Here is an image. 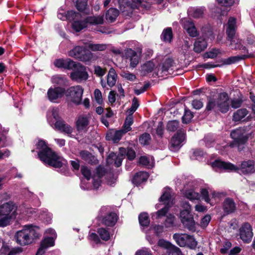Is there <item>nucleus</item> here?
I'll list each match as a JSON object with an SVG mask.
<instances>
[{"mask_svg": "<svg viewBox=\"0 0 255 255\" xmlns=\"http://www.w3.org/2000/svg\"><path fill=\"white\" fill-rule=\"evenodd\" d=\"M220 53L219 49H213L205 54L206 57L210 58H214Z\"/></svg>", "mask_w": 255, "mask_h": 255, "instance_id": "nucleus-58", "label": "nucleus"}, {"mask_svg": "<svg viewBox=\"0 0 255 255\" xmlns=\"http://www.w3.org/2000/svg\"><path fill=\"white\" fill-rule=\"evenodd\" d=\"M243 103V100L240 98L234 99L231 102V106L234 109L240 107Z\"/></svg>", "mask_w": 255, "mask_h": 255, "instance_id": "nucleus-63", "label": "nucleus"}, {"mask_svg": "<svg viewBox=\"0 0 255 255\" xmlns=\"http://www.w3.org/2000/svg\"><path fill=\"white\" fill-rule=\"evenodd\" d=\"M118 217L115 213H111L102 219L103 224L107 226H113L117 222Z\"/></svg>", "mask_w": 255, "mask_h": 255, "instance_id": "nucleus-26", "label": "nucleus"}, {"mask_svg": "<svg viewBox=\"0 0 255 255\" xmlns=\"http://www.w3.org/2000/svg\"><path fill=\"white\" fill-rule=\"evenodd\" d=\"M179 122L176 120L171 121L168 122L167 124V129L170 131L176 130L178 128Z\"/></svg>", "mask_w": 255, "mask_h": 255, "instance_id": "nucleus-50", "label": "nucleus"}, {"mask_svg": "<svg viewBox=\"0 0 255 255\" xmlns=\"http://www.w3.org/2000/svg\"><path fill=\"white\" fill-rule=\"evenodd\" d=\"M186 246L191 249H195L197 246V243L192 236L189 235L187 241Z\"/></svg>", "mask_w": 255, "mask_h": 255, "instance_id": "nucleus-54", "label": "nucleus"}, {"mask_svg": "<svg viewBox=\"0 0 255 255\" xmlns=\"http://www.w3.org/2000/svg\"><path fill=\"white\" fill-rule=\"evenodd\" d=\"M119 14L118 9L111 8L106 13V18L110 22H112L116 20Z\"/></svg>", "mask_w": 255, "mask_h": 255, "instance_id": "nucleus-32", "label": "nucleus"}, {"mask_svg": "<svg viewBox=\"0 0 255 255\" xmlns=\"http://www.w3.org/2000/svg\"><path fill=\"white\" fill-rule=\"evenodd\" d=\"M207 42L204 38H199L194 43V51L196 53H200L204 51L207 47Z\"/></svg>", "mask_w": 255, "mask_h": 255, "instance_id": "nucleus-28", "label": "nucleus"}, {"mask_svg": "<svg viewBox=\"0 0 255 255\" xmlns=\"http://www.w3.org/2000/svg\"><path fill=\"white\" fill-rule=\"evenodd\" d=\"M123 159L122 155H117L115 153L111 152L107 158V163L109 165L114 164L116 167H118L122 165Z\"/></svg>", "mask_w": 255, "mask_h": 255, "instance_id": "nucleus-23", "label": "nucleus"}, {"mask_svg": "<svg viewBox=\"0 0 255 255\" xmlns=\"http://www.w3.org/2000/svg\"><path fill=\"white\" fill-rule=\"evenodd\" d=\"M3 249L4 250L5 253H8V255H16L22 252V249L20 247L9 248L6 245H3Z\"/></svg>", "mask_w": 255, "mask_h": 255, "instance_id": "nucleus-40", "label": "nucleus"}, {"mask_svg": "<svg viewBox=\"0 0 255 255\" xmlns=\"http://www.w3.org/2000/svg\"><path fill=\"white\" fill-rule=\"evenodd\" d=\"M152 158L150 160L149 158L146 156H141L139 158V162L140 164L145 165V166H150L151 165L152 162Z\"/></svg>", "mask_w": 255, "mask_h": 255, "instance_id": "nucleus-56", "label": "nucleus"}, {"mask_svg": "<svg viewBox=\"0 0 255 255\" xmlns=\"http://www.w3.org/2000/svg\"><path fill=\"white\" fill-rule=\"evenodd\" d=\"M173 34L171 28L167 27L163 30L161 34V39L166 42H170Z\"/></svg>", "mask_w": 255, "mask_h": 255, "instance_id": "nucleus-35", "label": "nucleus"}, {"mask_svg": "<svg viewBox=\"0 0 255 255\" xmlns=\"http://www.w3.org/2000/svg\"><path fill=\"white\" fill-rule=\"evenodd\" d=\"M53 128L57 129L61 132L68 134V135L71 134L73 132V128L66 124L65 121L61 119L56 121Z\"/></svg>", "mask_w": 255, "mask_h": 255, "instance_id": "nucleus-19", "label": "nucleus"}, {"mask_svg": "<svg viewBox=\"0 0 255 255\" xmlns=\"http://www.w3.org/2000/svg\"><path fill=\"white\" fill-rule=\"evenodd\" d=\"M85 19L87 25H97L103 24L104 23L103 15H95L89 16Z\"/></svg>", "mask_w": 255, "mask_h": 255, "instance_id": "nucleus-25", "label": "nucleus"}, {"mask_svg": "<svg viewBox=\"0 0 255 255\" xmlns=\"http://www.w3.org/2000/svg\"><path fill=\"white\" fill-rule=\"evenodd\" d=\"M237 29L236 19L231 17L229 18L227 24L226 34L227 40H233V36H235ZM232 42H234L232 41Z\"/></svg>", "mask_w": 255, "mask_h": 255, "instance_id": "nucleus-17", "label": "nucleus"}, {"mask_svg": "<svg viewBox=\"0 0 255 255\" xmlns=\"http://www.w3.org/2000/svg\"><path fill=\"white\" fill-rule=\"evenodd\" d=\"M76 3V7L80 11H83L87 7V0H74Z\"/></svg>", "mask_w": 255, "mask_h": 255, "instance_id": "nucleus-48", "label": "nucleus"}, {"mask_svg": "<svg viewBox=\"0 0 255 255\" xmlns=\"http://www.w3.org/2000/svg\"><path fill=\"white\" fill-rule=\"evenodd\" d=\"M87 26L86 19L83 21L75 20L73 24V28L77 32H79Z\"/></svg>", "mask_w": 255, "mask_h": 255, "instance_id": "nucleus-37", "label": "nucleus"}, {"mask_svg": "<svg viewBox=\"0 0 255 255\" xmlns=\"http://www.w3.org/2000/svg\"><path fill=\"white\" fill-rule=\"evenodd\" d=\"M117 74L113 68H110L107 75V83H106L103 79H101V84L103 88H107V86L111 88L113 87L116 83L117 79Z\"/></svg>", "mask_w": 255, "mask_h": 255, "instance_id": "nucleus-16", "label": "nucleus"}, {"mask_svg": "<svg viewBox=\"0 0 255 255\" xmlns=\"http://www.w3.org/2000/svg\"><path fill=\"white\" fill-rule=\"evenodd\" d=\"M17 214L12 203H6L0 206V227L7 226L11 220L15 218Z\"/></svg>", "mask_w": 255, "mask_h": 255, "instance_id": "nucleus-5", "label": "nucleus"}, {"mask_svg": "<svg viewBox=\"0 0 255 255\" xmlns=\"http://www.w3.org/2000/svg\"><path fill=\"white\" fill-rule=\"evenodd\" d=\"M158 245L166 249L168 255H183L179 248L164 240H159L158 242Z\"/></svg>", "mask_w": 255, "mask_h": 255, "instance_id": "nucleus-15", "label": "nucleus"}, {"mask_svg": "<svg viewBox=\"0 0 255 255\" xmlns=\"http://www.w3.org/2000/svg\"><path fill=\"white\" fill-rule=\"evenodd\" d=\"M69 56L81 61H89L92 57V53L81 46H76L69 52Z\"/></svg>", "mask_w": 255, "mask_h": 255, "instance_id": "nucleus-10", "label": "nucleus"}, {"mask_svg": "<svg viewBox=\"0 0 255 255\" xmlns=\"http://www.w3.org/2000/svg\"><path fill=\"white\" fill-rule=\"evenodd\" d=\"M248 114V111L246 109H240L234 113L233 120L235 122L240 121L245 118Z\"/></svg>", "mask_w": 255, "mask_h": 255, "instance_id": "nucleus-34", "label": "nucleus"}, {"mask_svg": "<svg viewBox=\"0 0 255 255\" xmlns=\"http://www.w3.org/2000/svg\"><path fill=\"white\" fill-rule=\"evenodd\" d=\"M150 134L147 133H144L139 137V141L142 144L148 145L150 143Z\"/></svg>", "mask_w": 255, "mask_h": 255, "instance_id": "nucleus-47", "label": "nucleus"}, {"mask_svg": "<svg viewBox=\"0 0 255 255\" xmlns=\"http://www.w3.org/2000/svg\"><path fill=\"white\" fill-rule=\"evenodd\" d=\"M184 28L186 30L190 36L196 37L199 33L193 22L189 20H184L183 22Z\"/></svg>", "mask_w": 255, "mask_h": 255, "instance_id": "nucleus-21", "label": "nucleus"}, {"mask_svg": "<svg viewBox=\"0 0 255 255\" xmlns=\"http://www.w3.org/2000/svg\"><path fill=\"white\" fill-rule=\"evenodd\" d=\"M173 61L170 58H168L163 63L162 66V71H167L169 69L173 66Z\"/></svg>", "mask_w": 255, "mask_h": 255, "instance_id": "nucleus-52", "label": "nucleus"}, {"mask_svg": "<svg viewBox=\"0 0 255 255\" xmlns=\"http://www.w3.org/2000/svg\"><path fill=\"white\" fill-rule=\"evenodd\" d=\"M154 66V63L149 61L143 64L141 66V69L142 70L146 72H150L153 70Z\"/></svg>", "mask_w": 255, "mask_h": 255, "instance_id": "nucleus-51", "label": "nucleus"}, {"mask_svg": "<svg viewBox=\"0 0 255 255\" xmlns=\"http://www.w3.org/2000/svg\"><path fill=\"white\" fill-rule=\"evenodd\" d=\"M71 79L77 83L86 81L89 78V74L87 71L86 67L80 63L71 73Z\"/></svg>", "mask_w": 255, "mask_h": 255, "instance_id": "nucleus-9", "label": "nucleus"}, {"mask_svg": "<svg viewBox=\"0 0 255 255\" xmlns=\"http://www.w3.org/2000/svg\"><path fill=\"white\" fill-rule=\"evenodd\" d=\"M139 222L141 226L147 227L149 224V219L147 213H141L138 217Z\"/></svg>", "mask_w": 255, "mask_h": 255, "instance_id": "nucleus-41", "label": "nucleus"}, {"mask_svg": "<svg viewBox=\"0 0 255 255\" xmlns=\"http://www.w3.org/2000/svg\"><path fill=\"white\" fill-rule=\"evenodd\" d=\"M250 55L242 54L241 55H238L235 56H232L228 58L222 60L223 64L230 65L236 62H237L241 60H244L246 58H250Z\"/></svg>", "mask_w": 255, "mask_h": 255, "instance_id": "nucleus-29", "label": "nucleus"}, {"mask_svg": "<svg viewBox=\"0 0 255 255\" xmlns=\"http://www.w3.org/2000/svg\"><path fill=\"white\" fill-rule=\"evenodd\" d=\"M80 16V14L79 13L76 12L73 10H70L67 11L66 15L63 17L69 20H74L76 19L77 18H79Z\"/></svg>", "mask_w": 255, "mask_h": 255, "instance_id": "nucleus-49", "label": "nucleus"}, {"mask_svg": "<svg viewBox=\"0 0 255 255\" xmlns=\"http://www.w3.org/2000/svg\"><path fill=\"white\" fill-rule=\"evenodd\" d=\"M223 209L228 214L233 213L236 210V204L232 199L226 198L224 202Z\"/></svg>", "mask_w": 255, "mask_h": 255, "instance_id": "nucleus-27", "label": "nucleus"}, {"mask_svg": "<svg viewBox=\"0 0 255 255\" xmlns=\"http://www.w3.org/2000/svg\"><path fill=\"white\" fill-rule=\"evenodd\" d=\"M193 117V113L188 109L185 108L184 115L182 117V122L184 123H189Z\"/></svg>", "mask_w": 255, "mask_h": 255, "instance_id": "nucleus-45", "label": "nucleus"}, {"mask_svg": "<svg viewBox=\"0 0 255 255\" xmlns=\"http://www.w3.org/2000/svg\"><path fill=\"white\" fill-rule=\"evenodd\" d=\"M183 210L180 212V218L183 226L189 231H195V222L191 214V206L188 202L182 204Z\"/></svg>", "mask_w": 255, "mask_h": 255, "instance_id": "nucleus-6", "label": "nucleus"}, {"mask_svg": "<svg viewBox=\"0 0 255 255\" xmlns=\"http://www.w3.org/2000/svg\"><path fill=\"white\" fill-rule=\"evenodd\" d=\"M189 236V235L186 234H180L176 233L173 235V238L179 246L180 247H185L187 245V241Z\"/></svg>", "mask_w": 255, "mask_h": 255, "instance_id": "nucleus-30", "label": "nucleus"}, {"mask_svg": "<svg viewBox=\"0 0 255 255\" xmlns=\"http://www.w3.org/2000/svg\"><path fill=\"white\" fill-rule=\"evenodd\" d=\"M79 154L82 159L90 164L96 165L98 163L97 158L88 151L82 150L80 152Z\"/></svg>", "mask_w": 255, "mask_h": 255, "instance_id": "nucleus-24", "label": "nucleus"}, {"mask_svg": "<svg viewBox=\"0 0 255 255\" xmlns=\"http://www.w3.org/2000/svg\"><path fill=\"white\" fill-rule=\"evenodd\" d=\"M192 45V41L189 38H186L184 40V43L182 45V49L184 51H187L190 47Z\"/></svg>", "mask_w": 255, "mask_h": 255, "instance_id": "nucleus-61", "label": "nucleus"}, {"mask_svg": "<svg viewBox=\"0 0 255 255\" xmlns=\"http://www.w3.org/2000/svg\"><path fill=\"white\" fill-rule=\"evenodd\" d=\"M79 63L76 62L69 58H67L66 59V62L65 63L64 69L73 70V71Z\"/></svg>", "mask_w": 255, "mask_h": 255, "instance_id": "nucleus-44", "label": "nucleus"}, {"mask_svg": "<svg viewBox=\"0 0 255 255\" xmlns=\"http://www.w3.org/2000/svg\"><path fill=\"white\" fill-rule=\"evenodd\" d=\"M121 76L125 79L129 80L130 81H133L136 79V76L132 73H130L128 72H122Z\"/></svg>", "mask_w": 255, "mask_h": 255, "instance_id": "nucleus-59", "label": "nucleus"}, {"mask_svg": "<svg viewBox=\"0 0 255 255\" xmlns=\"http://www.w3.org/2000/svg\"><path fill=\"white\" fill-rule=\"evenodd\" d=\"M52 81L54 83L58 85H63L65 83L66 79L63 77L56 76L53 77Z\"/></svg>", "mask_w": 255, "mask_h": 255, "instance_id": "nucleus-64", "label": "nucleus"}, {"mask_svg": "<svg viewBox=\"0 0 255 255\" xmlns=\"http://www.w3.org/2000/svg\"><path fill=\"white\" fill-rule=\"evenodd\" d=\"M185 196L191 201L194 200H199L200 198V195L197 192L193 190H188L185 192Z\"/></svg>", "mask_w": 255, "mask_h": 255, "instance_id": "nucleus-36", "label": "nucleus"}, {"mask_svg": "<svg viewBox=\"0 0 255 255\" xmlns=\"http://www.w3.org/2000/svg\"><path fill=\"white\" fill-rule=\"evenodd\" d=\"M127 133L122 128L117 131H111L107 133L106 139L108 140H112L114 143L119 141L122 137Z\"/></svg>", "mask_w": 255, "mask_h": 255, "instance_id": "nucleus-20", "label": "nucleus"}, {"mask_svg": "<svg viewBox=\"0 0 255 255\" xmlns=\"http://www.w3.org/2000/svg\"><path fill=\"white\" fill-rule=\"evenodd\" d=\"M94 73L98 77H102L106 74V70L99 66H94Z\"/></svg>", "mask_w": 255, "mask_h": 255, "instance_id": "nucleus-57", "label": "nucleus"}, {"mask_svg": "<svg viewBox=\"0 0 255 255\" xmlns=\"http://www.w3.org/2000/svg\"><path fill=\"white\" fill-rule=\"evenodd\" d=\"M216 107H217L218 110L223 113H226L229 111V97L226 93L223 92L219 94L216 100L211 97L208 98L206 110L211 111Z\"/></svg>", "mask_w": 255, "mask_h": 255, "instance_id": "nucleus-4", "label": "nucleus"}, {"mask_svg": "<svg viewBox=\"0 0 255 255\" xmlns=\"http://www.w3.org/2000/svg\"><path fill=\"white\" fill-rule=\"evenodd\" d=\"M81 171L82 175L87 179L90 180L91 177V172L90 169L86 166H82Z\"/></svg>", "mask_w": 255, "mask_h": 255, "instance_id": "nucleus-55", "label": "nucleus"}, {"mask_svg": "<svg viewBox=\"0 0 255 255\" xmlns=\"http://www.w3.org/2000/svg\"><path fill=\"white\" fill-rule=\"evenodd\" d=\"M54 240L53 237L45 238L41 243L40 248L37 252V255H42L45 251V250L49 247L54 246Z\"/></svg>", "mask_w": 255, "mask_h": 255, "instance_id": "nucleus-22", "label": "nucleus"}, {"mask_svg": "<svg viewBox=\"0 0 255 255\" xmlns=\"http://www.w3.org/2000/svg\"><path fill=\"white\" fill-rule=\"evenodd\" d=\"M97 232L103 240L107 241L110 239V233L107 230L101 228L98 229Z\"/></svg>", "mask_w": 255, "mask_h": 255, "instance_id": "nucleus-43", "label": "nucleus"}, {"mask_svg": "<svg viewBox=\"0 0 255 255\" xmlns=\"http://www.w3.org/2000/svg\"><path fill=\"white\" fill-rule=\"evenodd\" d=\"M94 97L96 101L99 104H101L103 102L102 93L99 89H96L94 91Z\"/></svg>", "mask_w": 255, "mask_h": 255, "instance_id": "nucleus-62", "label": "nucleus"}, {"mask_svg": "<svg viewBox=\"0 0 255 255\" xmlns=\"http://www.w3.org/2000/svg\"><path fill=\"white\" fill-rule=\"evenodd\" d=\"M83 91V89L80 85L73 86L69 89V96L73 103L77 105L81 104Z\"/></svg>", "mask_w": 255, "mask_h": 255, "instance_id": "nucleus-12", "label": "nucleus"}, {"mask_svg": "<svg viewBox=\"0 0 255 255\" xmlns=\"http://www.w3.org/2000/svg\"><path fill=\"white\" fill-rule=\"evenodd\" d=\"M188 13L190 15L194 18H199L202 16L203 14V10L202 8H190L188 10Z\"/></svg>", "mask_w": 255, "mask_h": 255, "instance_id": "nucleus-42", "label": "nucleus"}, {"mask_svg": "<svg viewBox=\"0 0 255 255\" xmlns=\"http://www.w3.org/2000/svg\"><path fill=\"white\" fill-rule=\"evenodd\" d=\"M172 191L169 188L165 189V190L159 199L160 202H163L166 205L169 206L171 202Z\"/></svg>", "mask_w": 255, "mask_h": 255, "instance_id": "nucleus-33", "label": "nucleus"}, {"mask_svg": "<svg viewBox=\"0 0 255 255\" xmlns=\"http://www.w3.org/2000/svg\"><path fill=\"white\" fill-rule=\"evenodd\" d=\"M175 217L171 214L168 215L164 222V225L166 227H170L174 224L175 221Z\"/></svg>", "mask_w": 255, "mask_h": 255, "instance_id": "nucleus-53", "label": "nucleus"}, {"mask_svg": "<svg viewBox=\"0 0 255 255\" xmlns=\"http://www.w3.org/2000/svg\"><path fill=\"white\" fill-rule=\"evenodd\" d=\"M39 228L31 225L25 226L22 230L17 232L15 238L17 244L25 246L31 243L34 239L40 237Z\"/></svg>", "mask_w": 255, "mask_h": 255, "instance_id": "nucleus-3", "label": "nucleus"}, {"mask_svg": "<svg viewBox=\"0 0 255 255\" xmlns=\"http://www.w3.org/2000/svg\"><path fill=\"white\" fill-rule=\"evenodd\" d=\"M37 147L40 150L38 153V157L45 164L55 168H60L66 162L62 157L58 155L48 147L44 140H39Z\"/></svg>", "mask_w": 255, "mask_h": 255, "instance_id": "nucleus-1", "label": "nucleus"}, {"mask_svg": "<svg viewBox=\"0 0 255 255\" xmlns=\"http://www.w3.org/2000/svg\"><path fill=\"white\" fill-rule=\"evenodd\" d=\"M141 49L139 48L135 51L131 48H126L122 53V57L128 60L130 68H134L138 65L140 61Z\"/></svg>", "mask_w": 255, "mask_h": 255, "instance_id": "nucleus-8", "label": "nucleus"}, {"mask_svg": "<svg viewBox=\"0 0 255 255\" xmlns=\"http://www.w3.org/2000/svg\"><path fill=\"white\" fill-rule=\"evenodd\" d=\"M148 178V174L146 172L140 171L136 173L132 180V183L138 185L145 181Z\"/></svg>", "mask_w": 255, "mask_h": 255, "instance_id": "nucleus-31", "label": "nucleus"}, {"mask_svg": "<svg viewBox=\"0 0 255 255\" xmlns=\"http://www.w3.org/2000/svg\"><path fill=\"white\" fill-rule=\"evenodd\" d=\"M231 136L234 139L233 142L230 144L231 147H237L239 151L244 148V145L248 139V136L245 135L244 130L237 128L231 132Z\"/></svg>", "mask_w": 255, "mask_h": 255, "instance_id": "nucleus-7", "label": "nucleus"}, {"mask_svg": "<svg viewBox=\"0 0 255 255\" xmlns=\"http://www.w3.org/2000/svg\"><path fill=\"white\" fill-rule=\"evenodd\" d=\"M169 206L166 205L164 207L162 208L161 209L158 210L156 212V214L157 215V218H161L164 216L168 211Z\"/></svg>", "mask_w": 255, "mask_h": 255, "instance_id": "nucleus-60", "label": "nucleus"}, {"mask_svg": "<svg viewBox=\"0 0 255 255\" xmlns=\"http://www.w3.org/2000/svg\"><path fill=\"white\" fill-rule=\"evenodd\" d=\"M240 238L245 243H250L253 236L251 226L248 223H244L239 230Z\"/></svg>", "mask_w": 255, "mask_h": 255, "instance_id": "nucleus-14", "label": "nucleus"}, {"mask_svg": "<svg viewBox=\"0 0 255 255\" xmlns=\"http://www.w3.org/2000/svg\"><path fill=\"white\" fill-rule=\"evenodd\" d=\"M91 119V115L82 114L79 115L76 122V127L79 132H86L89 128V125Z\"/></svg>", "mask_w": 255, "mask_h": 255, "instance_id": "nucleus-11", "label": "nucleus"}, {"mask_svg": "<svg viewBox=\"0 0 255 255\" xmlns=\"http://www.w3.org/2000/svg\"><path fill=\"white\" fill-rule=\"evenodd\" d=\"M133 123V117L131 115H128L126 119L124 126H123L122 129H124L126 132H128L131 130V128L130 126Z\"/></svg>", "mask_w": 255, "mask_h": 255, "instance_id": "nucleus-39", "label": "nucleus"}, {"mask_svg": "<svg viewBox=\"0 0 255 255\" xmlns=\"http://www.w3.org/2000/svg\"><path fill=\"white\" fill-rule=\"evenodd\" d=\"M65 90L61 87H56L54 88H50L47 92V96L48 99L53 102L58 98H61L64 94Z\"/></svg>", "mask_w": 255, "mask_h": 255, "instance_id": "nucleus-18", "label": "nucleus"}, {"mask_svg": "<svg viewBox=\"0 0 255 255\" xmlns=\"http://www.w3.org/2000/svg\"><path fill=\"white\" fill-rule=\"evenodd\" d=\"M211 166L214 168L235 171L245 175L251 174L255 172V163L252 160L243 161L240 167H238L231 163L217 159L211 163Z\"/></svg>", "mask_w": 255, "mask_h": 255, "instance_id": "nucleus-2", "label": "nucleus"}, {"mask_svg": "<svg viewBox=\"0 0 255 255\" xmlns=\"http://www.w3.org/2000/svg\"><path fill=\"white\" fill-rule=\"evenodd\" d=\"M88 47L94 51H104L107 48V46L103 44H89Z\"/></svg>", "mask_w": 255, "mask_h": 255, "instance_id": "nucleus-46", "label": "nucleus"}, {"mask_svg": "<svg viewBox=\"0 0 255 255\" xmlns=\"http://www.w3.org/2000/svg\"><path fill=\"white\" fill-rule=\"evenodd\" d=\"M185 139V134L184 130H179L172 137L170 141V149L175 151L181 146V143Z\"/></svg>", "mask_w": 255, "mask_h": 255, "instance_id": "nucleus-13", "label": "nucleus"}, {"mask_svg": "<svg viewBox=\"0 0 255 255\" xmlns=\"http://www.w3.org/2000/svg\"><path fill=\"white\" fill-rule=\"evenodd\" d=\"M233 41L231 40H227L230 42L229 46L232 49H241V46L242 45V40L238 38L237 36H233Z\"/></svg>", "mask_w": 255, "mask_h": 255, "instance_id": "nucleus-38", "label": "nucleus"}]
</instances>
